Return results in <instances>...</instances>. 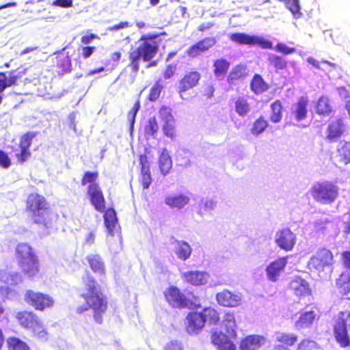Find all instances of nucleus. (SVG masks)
<instances>
[{"mask_svg": "<svg viewBox=\"0 0 350 350\" xmlns=\"http://www.w3.org/2000/svg\"><path fill=\"white\" fill-rule=\"evenodd\" d=\"M81 283L83 291L80 294V297L85 304L77 306L76 312L81 314L92 310L94 321L101 325L104 321V314L108 309L107 297L100 291V285L91 273H88L82 276Z\"/></svg>", "mask_w": 350, "mask_h": 350, "instance_id": "f257e3e1", "label": "nucleus"}, {"mask_svg": "<svg viewBox=\"0 0 350 350\" xmlns=\"http://www.w3.org/2000/svg\"><path fill=\"white\" fill-rule=\"evenodd\" d=\"M159 35H144L139 40L138 46L128 53L129 63L127 67L136 75L140 67V61L147 62L146 68L155 67L158 64L157 60H154L159 52V42L157 40Z\"/></svg>", "mask_w": 350, "mask_h": 350, "instance_id": "f03ea898", "label": "nucleus"}, {"mask_svg": "<svg viewBox=\"0 0 350 350\" xmlns=\"http://www.w3.org/2000/svg\"><path fill=\"white\" fill-rule=\"evenodd\" d=\"M25 211L31 222L47 228L51 224V212L49 202L42 195L30 193L25 201Z\"/></svg>", "mask_w": 350, "mask_h": 350, "instance_id": "7ed1b4c3", "label": "nucleus"}, {"mask_svg": "<svg viewBox=\"0 0 350 350\" xmlns=\"http://www.w3.org/2000/svg\"><path fill=\"white\" fill-rule=\"evenodd\" d=\"M15 257L18 267L25 276L33 278L40 274L41 266L39 258L29 244L18 243L16 247Z\"/></svg>", "mask_w": 350, "mask_h": 350, "instance_id": "20e7f679", "label": "nucleus"}, {"mask_svg": "<svg viewBox=\"0 0 350 350\" xmlns=\"http://www.w3.org/2000/svg\"><path fill=\"white\" fill-rule=\"evenodd\" d=\"M18 324L40 340L46 341L49 339V332L38 315L33 311L23 310L18 311L15 314Z\"/></svg>", "mask_w": 350, "mask_h": 350, "instance_id": "39448f33", "label": "nucleus"}, {"mask_svg": "<svg viewBox=\"0 0 350 350\" xmlns=\"http://www.w3.org/2000/svg\"><path fill=\"white\" fill-rule=\"evenodd\" d=\"M310 192L317 202L331 204L338 198L339 188L335 183L325 180L316 182L312 186Z\"/></svg>", "mask_w": 350, "mask_h": 350, "instance_id": "423d86ee", "label": "nucleus"}, {"mask_svg": "<svg viewBox=\"0 0 350 350\" xmlns=\"http://www.w3.org/2000/svg\"><path fill=\"white\" fill-rule=\"evenodd\" d=\"M25 301L36 311L44 312L55 306L54 298L49 294L28 289L24 295Z\"/></svg>", "mask_w": 350, "mask_h": 350, "instance_id": "0eeeda50", "label": "nucleus"}, {"mask_svg": "<svg viewBox=\"0 0 350 350\" xmlns=\"http://www.w3.org/2000/svg\"><path fill=\"white\" fill-rule=\"evenodd\" d=\"M348 323L350 327V311L340 312L335 319L334 334L336 340L342 347H347L350 345V339L347 327Z\"/></svg>", "mask_w": 350, "mask_h": 350, "instance_id": "6e6552de", "label": "nucleus"}, {"mask_svg": "<svg viewBox=\"0 0 350 350\" xmlns=\"http://www.w3.org/2000/svg\"><path fill=\"white\" fill-rule=\"evenodd\" d=\"M333 260L334 256L329 250L321 248L310 258L308 267L310 271L321 273L326 267L332 265Z\"/></svg>", "mask_w": 350, "mask_h": 350, "instance_id": "1a4fd4ad", "label": "nucleus"}, {"mask_svg": "<svg viewBox=\"0 0 350 350\" xmlns=\"http://www.w3.org/2000/svg\"><path fill=\"white\" fill-rule=\"evenodd\" d=\"M36 135V133L34 132H27L21 136L18 150H13L16 164L22 165L30 159L32 155L30 148L32 144V140Z\"/></svg>", "mask_w": 350, "mask_h": 350, "instance_id": "9d476101", "label": "nucleus"}, {"mask_svg": "<svg viewBox=\"0 0 350 350\" xmlns=\"http://www.w3.org/2000/svg\"><path fill=\"white\" fill-rule=\"evenodd\" d=\"M229 38L232 42L241 45H257L264 49H272L273 48L271 41L262 37L250 36L245 33H232Z\"/></svg>", "mask_w": 350, "mask_h": 350, "instance_id": "9b49d317", "label": "nucleus"}, {"mask_svg": "<svg viewBox=\"0 0 350 350\" xmlns=\"http://www.w3.org/2000/svg\"><path fill=\"white\" fill-rule=\"evenodd\" d=\"M26 68H17L8 72H0V93L12 86L18 85V81L25 75Z\"/></svg>", "mask_w": 350, "mask_h": 350, "instance_id": "f8f14e48", "label": "nucleus"}, {"mask_svg": "<svg viewBox=\"0 0 350 350\" xmlns=\"http://www.w3.org/2000/svg\"><path fill=\"white\" fill-rule=\"evenodd\" d=\"M87 195L94 209L103 213L105 209V199L100 185H88L87 187Z\"/></svg>", "mask_w": 350, "mask_h": 350, "instance_id": "ddd939ff", "label": "nucleus"}, {"mask_svg": "<svg viewBox=\"0 0 350 350\" xmlns=\"http://www.w3.org/2000/svg\"><path fill=\"white\" fill-rule=\"evenodd\" d=\"M165 299L174 308H186L189 305L187 297L176 286H170L164 292Z\"/></svg>", "mask_w": 350, "mask_h": 350, "instance_id": "4468645a", "label": "nucleus"}, {"mask_svg": "<svg viewBox=\"0 0 350 350\" xmlns=\"http://www.w3.org/2000/svg\"><path fill=\"white\" fill-rule=\"evenodd\" d=\"M217 44L215 37H206L191 45L186 51V54L191 58L199 56L201 53L208 51Z\"/></svg>", "mask_w": 350, "mask_h": 350, "instance_id": "2eb2a0df", "label": "nucleus"}, {"mask_svg": "<svg viewBox=\"0 0 350 350\" xmlns=\"http://www.w3.org/2000/svg\"><path fill=\"white\" fill-rule=\"evenodd\" d=\"M275 241L281 249L291 251L295 245L296 236L288 228H284L277 232Z\"/></svg>", "mask_w": 350, "mask_h": 350, "instance_id": "dca6fc26", "label": "nucleus"}, {"mask_svg": "<svg viewBox=\"0 0 350 350\" xmlns=\"http://www.w3.org/2000/svg\"><path fill=\"white\" fill-rule=\"evenodd\" d=\"M201 78L200 72L191 71L185 74L179 81L178 93L183 96V94L196 86Z\"/></svg>", "mask_w": 350, "mask_h": 350, "instance_id": "f3484780", "label": "nucleus"}, {"mask_svg": "<svg viewBox=\"0 0 350 350\" xmlns=\"http://www.w3.org/2000/svg\"><path fill=\"white\" fill-rule=\"evenodd\" d=\"M139 163L140 165L139 182L143 189H147L152 183V176L148 156L146 154H139Z\"/></svg>", "mask_w": 350, "mask_h": 350, "instance_id": "a211bd4d", "label": "nucleus"}, {"mask_svg": "<svg viewBox=\"0 0 350 350\" xmlns=\"http://www.w3.org/2000/svg\"><path fill=\"white\" fill-rule=\"evenodd\" d=\"M216 299L220 306L228 308L237 307L241 302V298L239 295L232 293L226 289L217 293L216 294Z\"/></svg>", "mask_w": 350, "mask_h": 350, "instance_id": "6ab92c4d", "label": "nucleus"}, {"mask_svg": "<svg viewBox=\"0 0 350 350\" xmlns=\"http://www.w3.org/2000/svg\"><path fill=\"white\" fill-rule=\"evenodd\" d=\"M345 131V124L342 118H337L329 123L326 131V139L329 142H336L341 137Z\"/></svg>", "mask_w": 350, "mask_h": 350, "instance_id": "aec40b11", "label": "nucleus"}, {"mask_svg": "<svg viewBox=\"0 0 350 350\" xmlns=\"http://www.w3.org/2000/svg\"><path fill=\"white\" fill-rule=\"evenodd\" d=\"M208 274L205 271H188L181 274L184 282L191 286H202L207 282Z\"/></svg>", "mask_w": 350, "mask_h": 350, "instance_id": "412c9836", "label": "nucleus"}, {"mask_svg": "<svg viewBox=\"0 0 350 350\" xmlns=\"http://www.w3.org/2000/svg\"><path fill=\"white\" fill-rule=\"evenodd\" d=\"M309 100L306 96L299 98L293 105L291 113L297 122L306 119L308 113Z\"/></svg>", "mask_w": 350, "mask_h": 350, "instance_id": "4be33fe9", "label": "nucleus"}, {"mask_svg": "<svg viewBox=\"0 0 350 350\" xmlns=\"http://www.w3.org/2000/svg\"><path fill=\"white\" fill-rule=\"evenodd\" d=\"M287 264V257L278 258L271 262L266 268L267 277L271 281L275 282L281 272Z\"/></svg>", "mask_w": 350, "mask_h": 350, "instance_id": "5701e85b", "label": "nucleus"}, {"mask_svg": "<svg viewBox=\"0 0 350 350\" xmlns=\"http://www.w3.org/2000/svg\"><path fill=\"white\" fill-rule=\"evenodd\" d=\"M90 269L96 275L105 277L106 267L103 258L98 254H88L85 258Z\"/></svg>", "mask_w": 350, "mask_h": 350, "instance_id": "b1692460", "label": "nucleus"}, {"mask_svg": "<svg viewBox=\"0 0 350 350\" xmlns=\"http://www.w3.org/2000/svg\"><path fill=\"white\" fill-rule=\"evenodd\" d=\"M230 335L226 336L221 332H215L211 335V341L219 350H235L236 347L230 340Z\"/></svg>", "mask_w": 350, "mask_h": 350, "instance_id": "393cba45", "label": "nucleus"}, {"mask_svg": "<svg viewBox=\"0 0 350 350\" xmlns=\"http://www.w3.org/2000/svg\"><path fill=\"white\" fill-rule=\"evenodd\" d=\"M187 330L188 332H195L201 330L204 325L202 312H190L187 316Z\"/></svg>", "mask_w": 350, "mask_h": 350, "instance_id": "a878e982", "label": "nucleus"}, {"mask_svg": "<svg viewBox=\"0 0 350 350\" xmlns=\"http://www.w3.org/2000/svg\"><path fill=\"white\" fill-rule=\"evenodd\" d=\"M265 343V338L260 335H249L240 343L241 350H256Z\"/></svg>", "mask_w": 350, "mask_h": 350, "instance_id": "bb28decb", "label": "nucleus"}, {"mask_svg": "<svg viewBox=\"0 0 350 350\" xmlns=\"http://www.w3.org/2000/svg\"><path fill=\"white\" fill-rule=\"evenodd\" d=\"M289 288L298 297H304L310 294L308 283L300 277L291 280Z\"/></svg>", "mask_w": 350, "mask_h": 350, "instance_id": "cd10ccee", "label": "nucleus"}, {"mask_svg": "<svg viewBox=\"0 0 350 350\" xmlns=\"http://www.w3.org/2000/svg\"><path fill=\"white\" fill-rule=\"evenodd\" d=\"M316 112L321 116H328L334 112L331 100L327 96H321L315 104Z\"/></svg>", "mask_w": 350, "mask_h": 350, "instance_id": "c85d7f7f", "label": "nucleus"}, {"mask_svg": "<svg viewBox=\"0 0 350 350\" xmlns=\"http://www.w3.org/2000/svg\"><path fill=\"white\" fill-rule=\"evenodd\" d=\"M250 88L254 94L260 95L269 90V85L263 79L260 75L254 74L250 81Z\"/></svg>", "mask_w": 350, "mask_h": 350, "instance_id": "c756f323", "label": "nucleus"}, {"mask_svg": "<svg viewBox=\"0 0 350 350\" xmlns=\"http://www.w3.org/2000/svg\"><path fill=\"white\" fill-rule=\"evenodd\" d=\"M190 201L187 196L180 194L177 196H168L165 198V203L172 208L181 209L189 204Z\"/></svg>", "mask_w": 350, "mask_h": 350, "instance_id": "7c9ffc66", "label": "nucleus"}, {"mask_svg": "<svg viewBox=\"0 0 350 350\" xmlns=\"http://www.w3.org/2000/svg\"><path fill=\"white\" fill-rule=\"evenodd\" d=\"M336 287L341 295L350 293V273H342L336 280Z\"/></svg>", "mask_w": 350, "mask_h": 350, "instance_id": "2f4dec72", "label": "nucleus"}, {"mask_svg": "<svg viewBox=\"0 0 350 350\" xmlns=\"http://www.w3.org/2000/svg\"><path fill=\"white\" fill-rule=\"evenodd\" d=\"M159 167L163 176L167 175L172 167V161L167 149L163 148L159 157Z\"/></svg>", "mask_w": 350, "mask_h": 350, "instance_id": "473e14b6", "label": "nucleus"}, {"mask_svg": "<svg viewBox=\"0 0 350 350\" xmlns=\"http://www.w3.org/2000/svg\"><path fill=\"white\" fill-rule=\"evenodd\" d=\"M103 213H104L103 219L105 226L106 227L108 232L110 234H113L115 226L118 223L116 213L113 208H108L106 210L105 209Z\"/></svg>", "mask_w": 350, "mask_h": 350, "instance_id": "72a5a7b5", "label": "nucleus"}, {"mask_svg": "<svg viewBox=\"0 0 350 350\" xmlns=\"http://www.w3.org/2000/svg\"><path fill=\"white\" fill-rule=\"evenodd\" d=\"M56 66L59 69L58 72L59 74H64L66 72L71 71L72 63L68 53L66 54L59 53L55 57Z\"/></svg>", "mask_w": 350, "mask_h": 350, "instance_id": "f704fd0d", "label": "nucleus"}, {"mask_svg": "<svg viewBox=\"0 0 350 350\" xmlns=\"http://www.w3.org/2000/svg\"><path fill=\"white\" fill-rule=\"evenodd\" d=\"M226 332L232 337H236L235 328L237 326L234 314L232 312H226L221 321Z\"/></svg>", "mask_w": 350, "mask_h": 350, "instance_id": "c9c22d12", "label": "nucleus"}, {"mask_svg": "<svg viewBox=\"0 0 350 350\" xmlns=\"http://www.w3.org/2000/svg\"><path fill=\"white\" fill-rule=\"evenodd\" d=\"M270 120L273 123L280 122L283 116V106L280 100H275L270 105Z\"/></svg>", "mask_w": 350, "mask_h": 350, "instance_id": "e433bc0d", "label": "nucleus"}, {"mask_svg": "<svg viewBox=\"0 0 350 350\" xmlns=\"http://www.w3.org/2000/svg\"><path fill=\"white\" fill-rule=\"evenodd\" d=\"M246 76L245 68L241 65L234 66L227 76V82L229 84H235L237 81Z\"/></svg>", "mask_w": 350, "mask_h": 350, "instance_id": "4c0bfd02", "label": "nucleus"}, {"mask_svg": "<svg viewBox=\"0 0 350 350\" xmlns=\"http://www.w3.org/2000/svg\"><path fill=\"white\" fill-rule=\"evenodd\" d=\"M213 67L216 77H224L230 68V62L224 58L217 59L213 62Z\"/></svg>", "mask_w": 350, "mask_h": 350, "instance_id": "58836bf2", "label": "nucleus"}, {"mask_svg": "<svg viewBox=\"0 0 350 350\" xmlns=\"http://www.w3.org/2000/svg\"><path fill=\"white\" fill-rule=\"evenodd\" d=\"M201 312L203 319H204V323H208L210 325H216L219 321V314L215 309L211 307L204 308Z\"/></svg>", "mask_w": 350, "mask_h": 350, "instance_id": "ea45409f", "label": "nucleus"}, {"mask_svg": "<svg viewBox=\"0 0 350 350\" xmlns=\"http://www.w3.org/2000/svg\"><path fill=\"white\" fill-rule=\"evenodd\" d=\"M234 110L239 116L244 117L251 110L250 104L246 98L239 97L234 102Z\"/></svg>", "mask_w": 350, "mask_h": 350, "instance_id": "a19ab883", "label": "nucleus"}, {"mask_svg": "<svg viewBox=\"0 0 350 350\" xmlns=\"http://www.w3.org/2000/svg\"><path fill=\"white\" fill-rule=\"evenodd\" d=\"M7 347L8 350H30L25 341L16 336H10L7 338Z\"/></svg>", "mask_w": 350, "mask_h": 350, "instance_id": "79ce46f5", "label": "nucleus"}, {"mask_svg": "<svg viewBox=\"0 0 350 350\" xmlns=\"http://www.w3.org/2000/svg\"><path fill=\"white\" fill-rule=\"evenodd\" d=\"M269 126V122L262 116H259L252 124L250 131L254 135H259Z\"/></svg>", "mask_w": 350, "mask_h": 350, "instance_id": "37998d69", "label": "nucleus"}, {"mask_svg": "<svg viewBox=\"0 0 350 350\" xmlns=\"http://www.w3.org/2000/svg\"><path fill=\"white\" fill-rule=\"evenodd\" d=\"M267 59L276 70H284L288 66L287 61L282 56L271 53L268 55Z\"/></svg>", "mask_w": 350, "mask_h": 350, "instance_id": "c03bdc74", "label": "nucleus"}, {"mask_svg": "<svg viewBox=\"0 0 350 350\" xmlns=\"http://www.w3.org/2000/svg\"><path fill=\"white\" fill-rule=\"evenodd\" d=\"M277 342L286 346H293L297 341V336L293 334L278 332L275 334Z\"/></svg>", "mask_w": 350, "mask_h": 350, "instance_id": "a18cd8bd", "label": "nucleus"}, {"mask_svg": "<svg viewBox=\"0 0 350 350\" xmlns=\"http://www.w3.org/2000/svg\"><path fill=\"white\" fill-rule=\"evenodd\" d=\"M338 157L343 163H350V142H344L340 144L338 148Z\"/></svg>", "mask_w": 350, "mask_h": 350, "instance_id": "49530a36", "label": "nucleus"}, {"mask_svg": "<svg viewBox=\"0 0 350 350\" xmlns=\"http://www.w3.org/2000/svg\"><path fill=\"white\" fill-rule=\"evenodd\" d=\"M315 319L314 312L311 310L302 313L296 322L297 327H304L310 325Z\"/></svg>", "mask_w": 350, "mask_h": 350, "instance_id": "de8ad7c7", "label": "nucleus"}, {"mask_svg": "<svg viewBox=\"0 0 350 350\" xmlns=\"http://www.w3.org/2000/svg\"><path fill=\"white\" fill-rule=\"evenodd\" d=\"M99 174L98 172L86 171L84 172L81 180V185L82 186L99 185L96 181L98 180Z\"/></svg>", "mask_w": 350, "mask_h": 350, "instance_id": "09e8293b", "label": "nucleus"}, {"mask_svg": "<svg viewBox=\"0 0 350 350\" xmlns=\"http://www.w3.org/2000/svg\"><path fill=\"white\" fill-rule=\"evenodd\" d=\"M191 249L187 243L185 241L178 242L176 254L180 259L183 260L188 259L191 255Z\"/></svg>", "mask_w": 350, "mask_h": 350, "instance_id": "8fccbe9b", "label": "nucleus"}, {"mask_svg": "<svg viewBox=\"0 0 350 350\" xmlns=\"http://www.w3.org/2000/svg\"><path fill=\"white\" fill-rule=\"evenodd\" d=\"M159 130V124L155 117L148 119L144 127V133L147 136L154 137Z\"/></svg>", "mask_w": 350, "mask_h": 350, "instance_id": "3c124183", "label": "nucleus"}, {"mask_svg": "<svg viewBox=\"0 0 350 350\" xmlns=\"http://www.w3.org/2000/svg\"><path fill=\"white\" fill-rule=\"evenodd\" d=\"M162 130L163 134L172 139H174L176 137V126H175V120L164 122L162 125Z\"/></svg>", "mask_w": 350, "mask_h": 350, "instance_id": "603ef678", "label": "nucleus"}, {"mask_svg": "<svg viewBox=\"0 0 350 350\" xmlns=\"http://www.w3.org/2000/svg\"><path fill=\"white\" fill-rule=\"evenodd\" d=\"M163 85H161L160 81H156L150 90V92L148 96V100L151 102H154L157 100H158L161 95Z\"/></svg>", "mask_w": 350, "mask_h": 350, "instance_id": "864d4df0", "label": "nucleus"}, {"mask_svg": "<svg viewBox=\"0 0 350 350\" xmlns=\"http://www.w3.org/2000/svg\"><path fill=\"white\" fill-rule=\"evenodd\" d=\"M141 107V103L139 99H138L135 104L133 105L132 109L128 112L127 118L130 122V129L132 131L133 130L134 124L135 122V118L137 112L139 111Z\"/></svg>", "mask_w": 350, "mask_h": 350, "instance_id": "5fc2aeb1", "label": "nucleus"}, {"mask_svg": "<svg viewBox=\"0 0 350 350\" xmlns=\"http://www.w3.org/2000/svg\"><path fill=\"white\" fill-rule=\"evenodd\" d=\"M216 206V202L213 200H206L202 201L199 204L198 213L200 215H203L211 211Z\"/></svg>", "mask_w": 350, "mask_h": 350, "instance_id": "6e6d98bb", "label": "nucleus"}, {"mask_svg": "<svg viewBox=\"0 0 350 350\" xmlns=\"http://www.w3.org/2000/svg\"><path fill=\"white\" fill-rule=\"evenodd\" d=\"M159 113L161 120L164 122L174 119L170 107L163 105L161 106L159 110Z\"/></svg>", "mask_w": 350, "mask_h": 350, "instance_id": "4d7b16f0", "label": "nucleus"}, {"mask_svg": "<svg viewBox=\"0 0 350 350\" xmlns=\"http://www.w3.org/2000/svg\"><path fill=\"white\" fill-rule=\"evenodd\" d=\"M318 349L317 342L312 340H302L298 345L297 350H314Z\"/></svg>", "mask_w": 350, "mask_h": 350, "instance_id": "13d9d810", "label": "nucleus"}, {"mask_svg": "<svg viewBox=\"0 0 350 350\" xmlns=\"http://www.w3.org/2000/svg\"><path fill=\"white\" fill-rule=\"evenodd\" d=\"M274 49L284 55H289L296 52V49L293 47H289L284 43L278 42L275 46Z\"/></svg>", "mask_w": 350, "mask_h": 350, "instance_id": "bf43d9fd", "label": "nucleus"}, {"mask_svg": "<svg viewBox=\"0 0 350 350\" xmlns=\"http://www.w3.org/2000/svg\"><path fill=\"white\" fill-rule=\"evenodd\" d=\"M12 165V161L8 154L0 150V167L3 169L9 168Z\"/></svg>", "mask_w": 350, "mask_h": 350, "instance_id": "052dcab7", "label": "nucleus"}, {"mask_svg": "<svg viewBox=\"0 0 350 350\" xmlns=\"http://www.w3.org/2000/svg\"><path fill=\"white\" fill-rule=\"evenodd\" d=\"M286 6L294 16L300 14V6L298 0H288L286 2Z\"/></svg>", "mask_w": 350, "mask_h": 350, "instance_id": "680f3d73", "label": "nucleus"}, {"mask_svg": "<svg viewBox=\"0 0 350 350\" xmlns=\"http://www.w3.org/2000/svg\"><path fill=\"white\" fill-rule=\"evenodd\" d=\"M94 46H83L79 49L81 52L80 55L83 59H88L93 55L96 51Z\"/></svg>", "mask_w": 350, "mask_h": 350, "instance_id": "e2e57ef3", "label": "nucleus"}, {"mask_svg": "<svg viewBox=\"0 0 350 350\" xmlns=\"http://www.w3.org/2000/svg\"><path fill=\"white\" fill-rule=\"evenodd\" d=\"M215 92V88L212 84H206L203 87V90L202 92V96L204 97L206 99L211 98Z\"/></svg>", "mask_w": 350, "mask_h": 350, "instance_id": "0e129e2a", "label": "nucleus"}, {"mask_svg": "<svg viewBox=\"0 0 350 350\" xmlns=\"http://www.w3.org/2000/svg\"><path fill=\"white\" fill-rule=\"evenodd\" d=\"M176 70V65H173V64L167 65L165 67V68L163 72V79L165 80L170 79V78H172L174 76Z\"/></svg>", "mask_w": 350, "mask_h": 350, "instance_id": "69168bd1", "label": "nucleus"}, {"mask_svg": "<svg viewBox=\"0 0 350 350\" xmlns=\"http://www.w3.org/2000/svg\"><path fill=\"white\" fill-rule=\"evenodd\" d=\"M163 350H184L183 345L177 340H172L166 344Z\"/></svg>", "mask_w": 350, "mask_h": 350, "instance_id": "338daca9", "label": "nucleus"}, {"mask_svg": "<svg viewBox=\"0 0 350 350\" xmlns=\"http://www.w3.org/2000/svg\"><path fill=\"white\" fill-rule=\"evenodd\" d=\"M96 39H99V37L95 33L85 34L81 36V42L83 44L88 45Z\"/></svg>", "mask_w": 350, "mask_h": 350, "instance_id": "774afa93", "label": "nucleus"}]
</instances>
